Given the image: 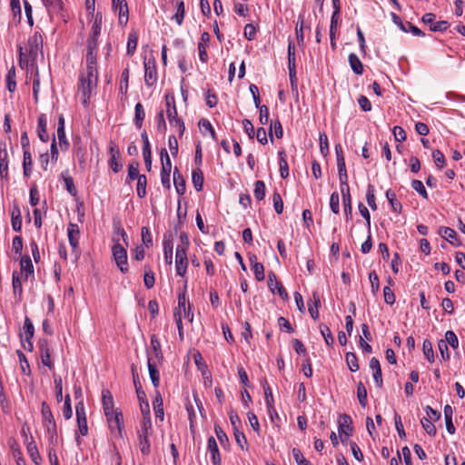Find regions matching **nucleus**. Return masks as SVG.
Masks as SVG:
<instances>
[{"mask_svg":"<svg viewBox=\"0 0 465 465\" xmlns=\"http://www.w3.org/2000/svg\"><path fill=\"white\" fill-rule=\"evenodd\" d=\"M19 64L34 69L39 54H43V37L39 32H35L27 40L25 46L18 47Z\"/></svg>","mask_w":465,"mask_h":465,"instance_id":"1","label":"nucleus"},{"mask_svg":"<svg viewBox=\"0 0 465 465\" xmlns=\"http://www.w3.org/2000/svg\"><path fill=\"white\" fill-rule=\"evenodd\" d=\"M97 82L98 73L83 72L79 75L78 92L82 104L85 107L89 105L91 95L97 87Z\"/></svg>","mask_w":465,"mask_h":465,"instance_id":"2","label":"nucleus"},{"mask_svg":"<svg viewBox=\"0 0 465 465\" xmlns=\"http://www.w3.org/2000/svg\"><path fill=\"white\" fill-rule=\"evenodd\" d=\"M162 161L161 183L166 189L171 188L170 174L172 170V163L166 149L163 148L160 152Z\"/></svg>","mask_w":465,"mask_h":465,"instance_id":"3","label":"nucleus"},{"mask_svg":"<svg viewBox=\"0 0 465 465\" xmlns=\"http://www.w3.org/2000/svg\"><path fill=\"white\" fill-rule=\"evenodd\" d=\"M113 257L115 261V263L121 272L126 273L128 272V262H127V252L126 250L118 242L114 244L112 248Z\"/></svg>","mask_w":465,"mask_h":465,"instance_id":"4","label":"nucleus"},{"mask_svg":"<svg viewBox=\"0 0 465 465\" xmlns=\"http://www.w3.org/2000/svg\"><path fill=\"white\" fill-rule=\"evenodd\" d=\"M152 433V421H149V426L143 427V421H141V430L138 431L139 449L143 455H148L151 450V444L149 436Z\"/></svg>","mask_w":465,"mask_h":465,"instance_id":"5","label":"nucleus"},{"mask_svg":"<svg viewBox=\"0 0 465 465\" xmlns=\"http://www.w3.org/2000/svg\"><path fill=\"white\" fill-rule=\"evenodd\" d=\"M112 7L118 13V23L121 26L127 25L129 20V9L125 0H112Z\"/></svg>","mask_w":465,"mask_h":465,"instance_id":"6","label":"nucleus"},{"mask_svg":"<svg viewBox=\"0 0 465 465\" xmlns=\"http://www.w3.org/2000/svg\"><path fill=\"white\" fill-rule=\"evenodd\" d=\"M188 266V257L186 251L182 247H176L175 251V270L179 276L183 277Z\"/></svg>","mask_w":465,"mask_h":465,"instance_id":"7","label":"nucleus"},{"mask_svg":"<svg viewBox=\"0 0 465 465\" xmlns=\"http://www.w3.org/2000/svg\"><path fill=\"white\" fill-rule=\"evenodd\" d=\"M392 22L402 31L405 33L411 32L415 36H425L424 32H422L420 28L412 25L411 22L403 23L399 15L394 13H391Z\"/></svg>","mask_w":465,"mask_h":465,"instance_id":"8","label":"nucleus"},{"mask_svg":"<svg viewBox=\"0 0 465 465\" xmlns=\"http://www.w3.org/2000/svg\"><path fill=\"white\" fill-rule=\"evenodd\" d=\"M75 412L79 432L82 436H85L88 433V426L85 414V408L83 401H79L75 405Z\"/></svg>","mask_w":465,"mask_h":465,"instance_id":"9","label":"nucleus"},{"mask_svg":"<svg viewBox=\"0 0 465 465\" xmlns=\"http://www.w3.org/2000/svg\"><path fill=\"white\" fill-rule=\"evenodd\" d=\"M144 82L147 86H153L157 81L155 61L148 59L144 61Z\"/></svg>","mask_w":465,"mask_h":465,"instance_id":"10","label":"nucleus"},{"mask_svg":"<svg viewBox=\"0 0 465 465\" xmlns=\"http://www.w3.org/2000/svg\"><path fill=\"white\" fill-rule=\"evenodd\" d=\"M109 154L110 159L108 161V164L112 171L117 173L122 170L123 165L118 161L120 158V151L117 145L112 141L109 143Z\"/></svg>","mask_w":465,"mask_h":465,"instance_id":"11","label":"nucleus"},{"mask_svg":"<svg viewBox=\"0 0 465 465\" xmlns=\"http://www.w3.org/2000/svg\"><path fill=\"white\" fill-rule=\"evenodd\" d=\"M67 236L69 243L73 249V252H77V249L79 247V239H80V229L76 223H69L67 226ZM78 253H76V257Z\"/></svg>","mask_w":465,"mask_h":465,"instance_id":"12","label":"nucleus"},{"mask_svg":"<svg viewBox=\"0 0 465 465\" xmlns=\"http://www.w3.org/2000/svg\"><path fill=\"white\" fill-rule=\"evenodd\" d=\"M338 422H339L338 431L340 433L341 440L343 442L345 440V439L342 438V435H344L345 438H347L352 434V430H353L352 426H351L352 420L349 415L341 414L339 417Z\"/></svg>","mask_w":465,"mask_h":465,"instance_id":"13","label":"nucleus"},{"mask_svg":"<svg viewBox=\"0 0 465 465\" xmlns=\"http://www.w3.org/2000/svg\"><path fill=\"white\" fill-rule=\"evenodd\" d=\"M20 273L21 277L24 278L25 281L29 278H35L34 265L32 263V260L28 255H24L20 260Z\"/></svg>","mask_w":465,"mask_h":465,"instance_id":"14","label":"nucleus"},{"mask_svg":"<svg viewBox=\"0 0 465 465\" xmlns=\"http://www.w3.org/2000/svg\"><path fill=\"white\" fill-rule=\"evenodd\" d=\"M268 287L272 292L277 291V293L282 300L286 301L289 299L288 292L282 284L277 281L276 275L273 272H271L268 275Z\"/></svg>","mask_w":465,"mask_h":465,"instance_id":"15","label":"nucleus"},{"mask_svg":"<svg viewBox=\"0 0 465 465\" xmlns=\"http://www.w3.org/2000/svg\"><path fill=\"white\" fill-rule=\"evenodd\" d=\"M105 417L110 429L112 430L116 429L118 433L121 435L122 430H124V416L122 411L116 409V411H114L111 415Z\"/></svg>","mask_w":465,"mask_h":465,"instance_id":"16","label":"nucleus"},{"mask_svg":"<svg viewBox=\"0 0 465 465\" xmlns=\"http://www.w3.org/2000/svg\"><path fill=\"white\" fill-rule=\"evenodd\" d=\"M141 138L143 141V156L145 163V167L149 172L152 167V153H151V145L149 142V138L145 130H143L141 134Z\"/></svg>","mask_w":465,"mask_h":465,"instance_id":"17","label":"nucleus"},{"mask_svg":"<svg viewBox=\"0 0 465 465\" xmlns=\"http://www.w3.org/2000/svg\"><path fill=\"white\" fill-rule=\"evenodd\" d=\"M102 405L105 416H109L114 411H116V409L114 408V398L108 389H104L102 391Z\"/></svg>","mask_w":465,"mask_h":465,"instance_id":"18","label":"nucleus"},{"mask_svg":"<svg viewBox=\"0 0 465 465\" xmlns=\"http://www.w3.org/2000/svg\"><path fill=\"white\" fill-rule=\"evenodd\" d=\"M8 153L5 143H0V177L7 179L8 177Z\"/></svg>","mask_w":465,"mask_h":465,"instance_id":"19","label":"nucleus"},{"mask_svg":"<svg viewBox=\"0 0 465 465\" xmlns=\"http://www.w3.org/2000/svg\"><path fill=\"white\" fill-rule=\"evenodd\" d=\"M370 368L373 371V379L378 388H381L383 384L382 373L380 361L377 358L372 357L369 363Z\"/></svg>","mask_w":465,"mask_h":465,"instance_id":"20","label":"nucleus"},{"mask_svg":"<svg viewBox=\"0 0 465 465\" xmlns=\"http://www.w3.org/2000/svg\"><path fill=\"white\" fill-rule=\"evenodd\" d=\"M46 127L47 116L45 114H41L37 119V135L39 139L44 143L47 142L49 139Z\"/></svg>","mask_w":465,"mask_h":465,"instance_id":"21","label":"nucleus"},{"mask_svg":"<svg viewBox=\"0 0 465 465\" xmlns=\"http://www.w3.org/2000/svg\"><path fill=\"white\" fill-rule=\"evenodd\" d=\"M344 215L347 221L352 219V205L350 190L341 191Z\"/></svg>","mask_w":465,"mask_h":465,"instance_id":"22","label":"nucleus"},{"mask_svg":"<svg viewBox=\"0 0 465 465\" xmlns=\"http://www.w3.org/2000/svg\"><path fill=\"white\" fill-rule=\"evenodd\" d=\"M208 450L211 454V460L213 465H221V456L216 440L213 437L208 439Z\"/></svg>","mask_w":465,"mask_h":465,"instance_id":"23","label":"nucleus"},{"mask_svg":"<svg viewBox=\"0 0 465 465\" xmlns=\"http://www.w3.org/2000/svg\"><path fill=\"white\" fill-rule=\"evenodd\" d=\"M321 306V300L319 294L314 292L312 299L308 302V311L313 320L319 318V307Z\"/></svg>","mask_w":465,"mask_h":465,"instance_id":"24","label":"nucleus"},{"mask_svg":"<svg viewBox=\"0 0 465 465\" xmlns=\"http://www.w3.org/2000/svg\"><path fill=\"white\" fill-rule=\"evenodd\" d=\"M173 184L176 190V193L179 195H183L186 190L185 180L183 175L178 171L177 167L174 168L173 171Z\"/></svg>","mask_w":465,"mask_h":465,"instance_id":"25","label":"nucleus"},{"mask_svg":"<svg viewBox=\"0 0 465 465\" xmlns=\"http://www.w3.org/2000/svg\"><path fill=\"white\" fill-rule=\"evenodd\" d=\"M12 285L15 296L17 298L18 302H21L23 298V287L21 277L16 271H15L12 275Z\"/></svg>","mask_w":465,"mask_h":465,"instance_id":"26","label":"nucleus"},{"mask_svg":"<svg viewBox=\"0 0 465 465\" xmlns=\"http://www.w3.org/2000/svg\"><path fill=\"white\" fill-rule=\"evenodd\" d=\"M147 366L149 371L150 379L154 388H157L160 384V375L156 368V364L153 361V359L148 356Z\"/></svg>","mask_w":465,"mask_h":465,"instance_id":"27","label":"nucleus"},{"mask_svg":"<svg viewBox=\"0 0 465 465\" xmlns=\"http://www.w3.org/2000/svg\"><path fill=\"white\" fill-rule=\"evenodd\" d=\"M153 406L155 413V418L159 419L161 421L163 420L164 417V411H163V399L158 391L155 392V397L153 401Z\"/></svg>","mask_w":465,"mask_h":465,"instance_id":"28","label":"nucleus"},{"mask_svg":"<svg viewBox=\"0 0 465 465\" xmlns=\"http://www.w3.org/2000/svg\"><path fill=\"white\" fill-rule=\"evenodd\" d=\"M139 166H140L139 162H132L128 165V174H127V177L125 180L126 183L130 184L131 182L138 179L139 177H141L143 175V174H140V173H139Z\"/></svg>","mask_w":465,"mask_h":465,"instance_id":"29","label":"nucleus"},{"mask_svg":"<svg viewBox=\"0 0 465 465\" xmlns=\"http://www.w3.org/2000/svg\"><path fill=\"white\" fill-rule=\"evenodd\" d=\"M385 195L390 203L391 210L396 213H400L401 212L402 205L397 200L396 193L392 190H387Z\"/></svg>","mask_w":465,"mask_h":465,"instance_id":"30","label":"nucleus"},{"mask_svg":"<svg viewBox=\"0 0 465 465\" xmlns=\"http://www.w3.org/2000/svg\"><path fill=\"white\" fill-rule=\"evenodd\" d=\"M348 60L353 73L359 75L362 74L363 65L359 57L351 53L349 54Z\"/></svg>","mask_w":465,"mask_h":465,"instance_id":"31","label":"nucleus"},{"mask_svg":"<svg viewBox=\"0 0 465 465\" xmlns=\"http://www.w3.org/2000/svg\"><path fill=\"white\" fill-rule=\"evenodd\" d=\"M163 245L164 261L167 264L171 265L173 262V248L172 239H166V236H164Z\"/></svg>","mask_w":465,"mask_h":465,"instance_id":"32","label":"nucleus"},{"mask_svg":"<svg viewBox=\"0 0 465 465\" xmlns=\"http://www.w3.org/2000/svg\"><path fill=\"white\" fill-rule=\"evenodd\" d=\"M192 181H193V187L197 192H200L203 190V173L199 167L193 170Z\"/></svg>","mask_w":465,"mask_h":465,"instance_id":"33","label":"nucleus"},{"mask_svg":"<svg viewBox=\"0 0 465 465\" xmlns=\"http://www.w3.org/2000/svg\"><path fill=\"white\" fill-rule=\"evenodd\" d=\"M145 117V112L141 103H137L134 107V124L140 129L143 126V123Z\"/></svg>","mask_w":465,"mask_h":465,"instance_id":"34","label":"nucleus"},{"mask_svg":"<svg viewBox=\"0 0 465 465\" xmlns=\"http://www.w3.org/2000/svg\"><path fill=\"white\" fill-rule=\"evenodd\" d=\"M140 401L141 412H142V415H143L142 421H143V427H147L148 428L149 421H152L151 420V415H150V406H149V403L146 401V398H144V399H143L142 401Z\"/></svg>","mask_w":465,"mask_h":465,"instance_id":"35","label":"nucleus"},{"mask_svg":"<svg viewBox=\"0 0 465 465\" xmlns=\"http://www.w3.org/2000/svg\"><path fill=\"white\" fill-rule=\"evenodd\" d=\"M186 283L184 284L183 291L178 295V306L174 311V313H186V310L188 309V304L186 305Z\"/></svg>","mask_w":465,"mask_h":465,"instance_id":"36","label":"nucleus"},{"mask_svg":"<svg viewBox=\"0 0 465 465\" xmlns=\"http://www.w3.org/2000/svg\"><path fill=\"white\" fill-rule=\"evenodd\" d=\"M27 452H28L30 458L32 459V460L36 465H39L42 459H41V456L39 454V451L37 450V447H36L33 438H31V441L27 443Z\"/></svg>","mask_w":465,"mask_h":465,"instance_id":"37","label":"nucleus"},{"mask_svg":"<svg viewBox=\"0 0 465 465\" xmlns=\"http://www.w3.org/2000/svg\"><path fill=\"white\" fill-rule=\"evenodd\" d=\"M279 154V166H280V175L282 178L285 179L289 176V166L286 160V155L283 151H280Z\"/></svg>","mask_w":465,"mask_h":465,"instance_id":"38","label":"nucleus"},{"mask_svg":"<svg viewBox=\"0 0 465 465\" xmlns=\"http://www.w3.org/2000/svg\"><path fill=\"white\" fill-rule=\"evenodd\" d=\"M96 55L97 53H86V68L84 72L98 73L96 65Z\"/></svg>","mask_w":465,"mask_h":465,"instance_id":"39","label":"nucleus"},{"mask_svg":"<svg viewBox=\"0 0 465 465\" xmlns=\"http://www.w3.org/2000/svg\"><path fill=\"white\" fill-rule=\"evenodd\" d=\"M185 15L184 3L183 0H176V13L173 16L178 25H181L183 22Z\"/></svg>","mask_w":465,"mask_h":465,"instance_id":"40","label":"nucleus"},{"mask_svg":"<svg viewBox=\"0 0 465 465\" xmlns=\"http://www.w3.org/2000/svg\"><path fill=\"white\" fill-rule=\"evenodd\" d=\"M32 165H33V160H32L31 153L29 151L24 152L23 168H24V175L25 177H29L31 175Z\"/></svg>","mask_w":465,"mask_h":465,"instance_id":"41","label":"nucleus"},{"mask_svg":"<svg viewBox=\"0 0 465 465\" xmlns=\"http://www.w3.org/2000/svg\"><path fill=\"white\" fill-rule=\"evenodd\" d=\"M422 351L426 359L430 362H434L435 355L433 351V347L431 341L429 340H424L422 344Z\"/></svg>","mask_w":465,"mask_h":465,"instance_id":"42","label":"nucleus"},{"mask_svg":"<svg viewBox=\"0 0 465 465\" xmlns=\"http://www.w3.org/2000/svg\"><path fill=\"white\" fill-rule=\"evenodd\" d=\"M41 413H42L44 424L55 422L54 419V415L52 413V411H51L49 405L45 401L42 403Z\"/></svg>","mask_w":465,"mask_h":465,"instance_id":"43","label":"nucleus"},{"mask_svg":"<svg viewBox=\"0 0 465 465\" xmlns=\"http://www.w3.org/2000/svg\"><path fill=\"white\" fill-rule=\"evenodd\" d=\"M265 192H266V188H265V183L264 182L261 181V180H258L255 182L254 183V197L256 198L257 201H262L264 199L265 197Z\"/></svg>","mask_w":465,"mask_h":465,"instance_id":"44","label":"nucleus"},{"mask_svg":"<svg viewBox=\"0 0 465 465\" xmlns=\"http://www.w3.org/2000/svg\"><path fill=\"white\" fill-rule=\"evenodd\" d=\"M138 43V36L135 32H132L128 35V41H127V54L133 55L135 52V49L137 47Z\"/></svg>","mask_w":465,"mask_h":465,"instance_id":"45","label":"nucleus"},{"mask_svg":"<svg viewBox=\"0 0 465 465\" xmlns=\"http://www.w3.org/2000/svg\"><path fill=\"white\" fill-rule=\"evenodd\" d=\"M16 354H17L19 361H20L22 372L25 375L29 376L31 374V369H30L29 362H28L25 353L23 351H21L20 350H18V351H16Z\"/></svg>","mask_w":465,"mask_h":465,"instance_id":"46","label":"nucleus"},{"mask_svg":"<svg viewBox=\"0 0 465 465\" xmlns=\"http://www.w3.org/2000/svg\"><path fill=\"white\" fill-rule=\"evenodd\" d=\"M347 365L351 371L355 372L359 370L358 358L353 352H347L345 355Z\"/></svg>","mask_w":465,"mask_h":465,"instance_id":"47","label":"nucleus"},{"mask_svg":"<svg viewBox=\"0 0 465 465\" xmlns=\"http://www.w3.org/2000/svg\"><path fill=\"white\" fill-rule=\"evenodd\" d=\"M137 180L136 192L139 198H143L146 195L147 178L144 174Z\"/></svg>","mask_w":465,"mask_h":465,"instance_id":"48","label":"nucleus"},{"mask_svg":"<svg viewBox=\"0 0 465 465\" xmlns=\"http://www.w3.org/2000/svg\"><path fill=\"white\" fill-rule=\"evenodd\" d=\"M6 87L10 93L15 92L16 88V82H15V67H12L6 74Z\"/></svg>","mask_w":465,"mask_h":465,"instance_id":"49","label":"nucleus"},{"mask_svg":"<svg viewBox=\"0 0 465 465\" xmlns=\"http://www.w3.org/2000/svg\"><path fill=\"white\" fill-rule=\"evenodd\" d=\"M319 328H320L321 334L322 335L326 344L329 346L332 345L334 342V338L332 336V333H331L330 328L323 323L320 324Z\"/></svg>","mask_w":465,"mask_h":465,"instance_id":"50","label":"nucleus"},{"mask_svg":"<svg viewBox=\"0 0 465 465\" xmlns=\"http://www.w3.org/2000/svg\"><path fill=\"white\" fill-rule=\"evenodd\" d=\"M150 341H151V348L153 351L154 357L157 360H162L163 353H162V350H161L160 341L158 340V338L155 335H152Z\"/></svg>","mask_w":465,"mask_h":465,"instance_id":"51","label":"nucleus"},{"mask_svg":"<svg viewBox=\"0 0 465 465\" xmlns=\"http://www.w3.org/2000/svg\"><path fill=\"white\" fill-rule=\"evenodd\" d=\"M375 189L372 184H369L367 187V193H366V201L368 205L373 210H377V204L375 201Z\"/></svg>","mask_w":465,"mask_h":465,"instance_id":"52","label":"nucleus"},{"mask_svg":"<svg viewBox=\"0 0 465 465\" xmlns=\"http://www.w3.org/2000/svg\"><path fill=\"white\" fill-rule=\"evenodd\" d=\"M46 430V435L51 443H54L57 440V430L55 422H51L47 424H44Z\"/></svg>","mask_w":465,"mask_h":465,"instance_id":"53","label":"nucleus"},{"mask_svg":"<svg viewBox=\"0 0 465 465\" xmlns=\"http://www.w3.org/2000/svg\"><path fill=\"white\" fill-rule=\"evenodd\" d=\"M357 397L360 404L362 407H365L367 405V391L361 381H360L357 385Z\"/></svg>","mask_w":465,"mask_h":465,"instance_id":"54","label":"nucleus"},{"mask_svg":"<svg viewBox=\"0 0 465 465\" xmlns=\"http://www.w3.org/2000/svg\"><path fill=\"white\" fill-rule=\"evenodd\" d=\"M330 208L333 213H340V197L337 192H333L330 196Z\"/></svg>","mask_w":465,"mask_h":465,"instance_id":"55","label":"nucleus"},{"mask_svg":"<svg viewBox=\"0 0 465 465\" xmlns=\"http://www.w3.org/2000/svg\"><path fill=\"white\" fill-rule=\"evenodd\" d=\"M432 159L439 169H442L444 167L446 163L445 156L440 150L436 149L432 151Z\"/></svg>","mask_w":465,"mask_h":465,"instance_id":"56","label":"nucleus"},{"mask_svg":"<svg viewBox=\"0 0 465 465\" xmlns=\"http://www.w3.org/2000/svg\"><path fill=\"white\" fill-rule=\"evenodd\" d=\"M439 234L445 238L448 242H450V243H452V240L456 238L457 236V233L456 232L450 228V227H440L439 229Z\"/></svg>","mask_w":465,"mask_h":465,"instance_id":"57","label":"nucleus"},{"mask_svg":"<svg viewBox=\"0 0 465 465\" xmlns=\"http://www.w3.org/2000/svg\"><path fill=\"white\" fill-rule=\"evenodd\" d=\"M444 341H446L447 345L450 344V346L452 347L453 349H457L459 347V340L456 333L453 331H447L445 332Z\"/></svg>","mask_w":465,"mask_h":465,"instance_id":"58","label":"nucleus"},{"mask_svg":"<svg viewBox=\"0 0 465 465\" xmlns=\"http://www.w3.org/2000/svg\"><path fill=\"white\" fill-rule=\"evenodd\" d=\"M24 331H25V340H32V338L34 337V333H35V327H34L32 321L28 317H25V319Z\"/></svg>","mask_w":465,"mask_h":465,"instance_id":"59","label":"nucleus"},{"mask_svg":"<svg viewBox=\"0 0 465 465\" xmlns=\"http://www.w3.org/2000/svg\"><path fill=\"white\" fill-rule=\"evenodd\" d=\"M411 187L413 190H415L422 198L428 199V193L422 183L420 180H412L411 182Z\"/></svg>","mask_w":465,"mask_h":465,"instance_id":"60","label":"nucleus"},{"mask_svg":"<svg viewBox=\"0 0 465 465\" xmlns=\"http://www.w3.org/2000/svg\"><path fill=\"white\" fill-rule=\"evenodd\" d=\"M45 7L49 11L57 12L62 9L63 1L62 0H42Z\"/></svg>","mask_w":465,"mask_h":465,"instance_id":"61","label":"nucleus"},{"mask_svg":"<svg viewBox=\"0 0 465 465\" xmlns=\"http://www.w3.org/2000/svg\"><path fill=\"white\" fill-rule=\"evenodd\" d=\"M142 242L147 247L153 246V237L148 227H143L141 232Z\"/></svg>","mask_w":465,"mask_h":465,"instance_id":"62","label":"nucleus"},{"mask_svg":"<svg viewBox=\"0 0 465 465\" xmlns=\"http://www.w3.org/2000/svg\"><path fill=\"white\" fill-rule=\"evenodd\" d=\"M369 279L371 282V292L373 294H376L380 290V281L379 276L375 271H372L369 273Z\"/></svg>","mask_w":465,"mask_h":465,"instance_id":"63","label":"nucleus"},{"mask_svg":"<svg viewBox=\"0 0 465 465\" xmlns=\"http://www.w3.org/2000/svg\"><path fill=\"white\" fill-rule=\"evenodd\" d=\"M292 456L297 465H310V462L304 458L298 448L292 449Z\"/></svg>","mask_w":465,"mask_h":465,"instance_id":"64","label":"nucleus"}]
</instances>
